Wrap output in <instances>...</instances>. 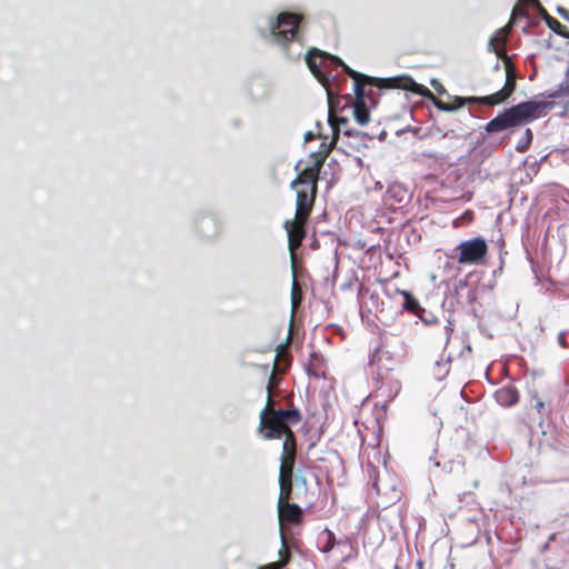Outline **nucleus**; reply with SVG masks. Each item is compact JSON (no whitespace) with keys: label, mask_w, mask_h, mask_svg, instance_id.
<instances>
[{"label":"nucleus","mask_w":569,"mask_h":569,"mask_svg":"<svg viewBox=\"0 0 569 569\" xmlns=\"http://www.w3.org/2000/svg\"><path fill=\"white\" fill-rule=\"evenodd\" d=\"M373 375V390L371 397L383 409L398 396L401 383L395 372V360L390 352L381 346L377 347L369 361Z\"/></svg>","instance_id":"2"},{"label":"nucleus","mask_w":569,"mask_h":569,"mask_svg":"<svg viewBox=\"0 0 569 569\" xmlns=\"http://www.w3.org/2000/svg\"><path fill=\"white\" fill-rule=\"evenodd\" d=\"M277 509L280 523L301 525L303 522V511L297 503L290 501L277 503Z\"/></svg>","instance_id":"13"},{"label":"nucleus","mask_w":569,"mask_h":569,"mask_svg":"<svg viewBox=\"0 0 569 569\" xmlns=\"http://www.w3.org/2000/svg\"><path fill=\"white\" fill-rule=\"evenodd\" d=\"M521 4H530L537 9L538 13L546 20L548 26L556 32L560 33L561 23L556 19L551 18L545 8L541 7L538 0H520Z\"/></svg>","instance_id":"18"},{"label":"nucleus","mask_w":569,"mask_h":569,"mask_svg":"<svg viewBox=\"0 0 569 569\" xmlns=\"http://www.w3.org/2000/svg\"><path fill=\"white\" fill-rule=\"evenodd\" d=\"M339 137V130L337 128H333V138L332 141L328 144L326 141H323L319 148L318 151L312 152L310 154V158L312 159V164L305 168L303 170H311L316 173V176H319L320 170L331 152L333 146L336 144Z\"/></svg>","instance_id":"12"},{"label":"nucleus","mask_w":569,"mask_h":569,"mask_svg":"<svg viewBox=\"0 0 569 569\" xmlns=\"http://www.w3.org/2000/svg\"><path fill=\"white\" fill-rule=\"evenodd\" d=\"M281 540H282V546H281V549L279 550V560L278 561L280 563H282V566L284 567L289 562L291 555H290V550H289L287 540L283 535H281Z\"/></svg>","instance_id":"24"},{"label":"nucleus","mask_w":569,"mask_h":569,"mask_svg":"<svg viewBox=\"0 0 569 569\" xmlns=\"http://www.w3.org/2000/svg\"><path fill=\"white\" fill-rule=\"evenodd\" d=\"M517 126L512 114H510V110H506L503 113L493 118L488 124H487V131L492 132H499L507 128Z\"/></svg>","instance_id":"16"},{"label":"nucleus","mask_w":569,"mask_h":569,"mask_svg":"<svg viewBox=\"0 0 569 569\" xmlns=\"http://www.w3.org/2000/svg\"><path fill=\"white\" fill-rule=\"evenodd\" d=\"M550 109V102L535 100L521 102L509 108L510 114H512L517 126L545 116Z\"/></svg>","instance_id":"7"},{"label":"nucleus","mask_w":569,"mask_h":569,"mask_svg":"<svg viewBox=\"0 0 569 569\" xmlns=\"http://www.w3.org/2000/svg\"><path fill=\"white\" fill-rule=\"evenodd\" d=\"M309 218L295 216L293 220H287L283 228L288 234V247L291 256L292 269H295L297 250L301 247L307 234V223Z\"/></svg>","instance_id":"6"},{"label":"nucleus","mask_w":569,"mask_h":569,"mask_svg":"<svg viewBox=\"0 0 569 569\" xmlns=\"http://www.w3.org/2000/svg\"><path fill=\"white\" fill-rule=\"evenodd\" d=\"M531 139H532V132H531L530 129H527L526 132H525L523 141H520L518 143L517 150L518 151H525L528 148V146L530 144Z\"/></svg>","instance_id":"25"},{"label":"nucleus","mask_w":569,"mask_h":569,"mask_svg":"<svg viewBox=\"0 0 569 569\" xmlns=\"http://www.w3.org/2000/svg\"><path fill=\"white\" fill-rule=\"evenodd\" d=\"M558 339H559L560 345H563V333H560Z\"/></svg>","instance_id":"35"},{"label":"nucleus","mask_w":569,"mask_h":569,"mask_svg":"<svg viewBox=\"0 0 569 569\" xmlns=\"http://www.w3.org/2000/svg\"><path fill=\"white\" fill-rule=\"evenodd\" d=\"M512 14H513V17L517 16V14H522V9H520L519 7H516L513 9V13Z\"/></svg>","instance_id":"33"},{"label":"nucleus","mask_w":569,"mask_h":569,"mask_svg":"<svg viewBox=\"0 0 569 569\" xmlns=\"http://www.w3.org/2000/svg\"><path fill=\"white\" fill-rule=\"evenodd\" d=\"M497 402L503 407H509L518 402L519 396L513 387H503L495 392Z\"/></svg>","instance_id":"17"},{"label":"nucleus","mask_w":569,"mask_h":569,"mask_svg":"<svg viewBox=\"0 0 569 569\" xmlns=\"http://www.w3.org/2000/svg\"><path fill=\"white\" fill-rule=\"evenodd\" d=\"M297 457V439L291 438L282 442V451L280 457V476H293L295 463Z\"/></svg>","instance_id":"11"},{"label":"nucleus","mask_w":569,"mask_h":569,"mask_svg":"<svg viewBox=\"0 0 569 569\" xmlns=\"http://www.w3.org/2000/svg\"><path fill=\"white\" fill-rule=\"evenodd\" d=\"M371 87H372V86H366V93H368V94L366 96V99H369V100H372V99H373V98H372V96H373V90H372V88H371Z\"/></svg>","instance_id":"29"},{"label":"nucleus","mask_w":569,"mask_h":569,"mask_svg":"<svg viewBox=\"0 0 569 569\" xmlns=\"http://www.w3.org/2000/svg\"><path fill=\"white\" fill-rule=\"evenodd\" d=\"M321 362H322L321 358L316 352H312L310 355L309 363L307 365V372L310 376L319 378L320 375L322 373L321 368H320Z\"/></svg>","instance_id":"22"},{"label":"nucleus","mask_w":569,"mask_h":569,"mask_svg":"<svg viewBox=\"0 0 569 569\" xmlns=\"http://www.w3.org/2000/svg\"><path fill=\"white\" fill-rule=\"evenodd\" d=\"M430 84L432 86L435 91L438 92L439 94L446 93V89L437 79H431Z\"/></svg>","instance_id":"26"},{"label":"nucleus","mask_w":569,"mask_h":569,"mask_svg":"<svg viewBox=\"0 0 569 569\" xmlns=\"http://www.w3.org/2000/svg\"><path fill=\"white\" fill-rule=\"evenodd\" d=\"M373 488L376 489V492L379 495L380 488H379L378 481H373Z\"/></svg>","instance_id":"34"},{"label":"nucleus","mask_w":569,"mask_h":569,"mask_svg":"<svg viewBox=\"0 0 569 569\" xmlns=\"http://www.w3.org/2000/svg\"><path fill=\"white\" fill-rule=\"evenodd\" d=\"M558 12L560 13V16H561L563 19H566V20H568V21H569V11H568V10H566V9H563V8H558Z\"/></svg>","instance_id":"28"},{"label":"nucleus","mask_w":569,"mask_h":569,"mask_svg":"<svg viewBox=\"0 0 569 569\" xmlns=\"http://www.w3.org/2000/svg\"><path fill=\"white\" fill-rule=\"evenodd\" d=\"M543 407V402L541 400H537L536 405H535V408L537 410H540L541 408Z\"/></svg>","instance_id":"32"},{"label":"nucleus","mask_w":569,"mask_h":569,"mask_svg":"<svg viewBox=\"0 0 569 569\" xmlns=\"http://www.w3.org/2000/svg\"><path fill=\"white\" fill-rule=\"evenodd\" d=\"M325 533H326V541L321 548V551L327 553L329 551H331L335 547V545L337 543L336 541V536L335 533L329 530V529H326L325 530ZM345 542H349V539H346V540H339L338 541V545H341V543H345Z\"/></svg>","instance_id":"23"},{"label":"nucleus","mask_w":569,"mask_h":569,"mask_svg":"<svg viewBox=\"0 0 569 569\" xmlns=\"http://www.w3.org/2000/svg\"><path fill=\"white\" fill-rule=\"evenodd\" d=\"M306 63L311 73L326 89L329 99H332L335 94H338V92H336L332 87V82L329 76L327 74V70L332 64L340 66L343 72L355 80L356 97L353 103V116L356 121L361 126L367 124L370 119V112L366 104V96L368 94L366 93V86H376L378 88L386 89H403L427 96V90L425 87L416 83L415 80L408 76L382 79L366 76L351 69L340 58L317 48H311L308 50L306 54Z\"/></svg>","instance_id":"1"},{"label":"nucleus","mask_w":569,"mask_h":569,"mask_svg":"<svg viewBox=\"0 0 569 569\" xmlns=\"http://www.w3.org/2000/svg\"><path fill=\"white\" fill-rule=\"evenodd\" d=\"M510 31V27L506 26L503 28H500L495 32V34L489 40V50L495 52L498 58H505L506 51H505V43L507 41L508 33Z\"/></svg>","instance_id":"14"},{"label":"nucleus","mask_w":569,"mask_h":569,"mask_svg":"<svg viewBox=\"0 0 569 569\" xmlns=\"http://www.w3.org/2000/svg\"><path fill=\"white\" fill-rule=\"evenodd\" d=\"M282 358H287V346L281 345L277 348V356L266 387L267 398L270 397L271 399H273V391L279 387L281 376H283L287 369L289 368V361H287L286 367H281L280 360Z\"/></svg>","instance_id":"9"},{"label":"nucleus","mask_w":569,"mask_h":569,"mask_svg":"<svg viewBox=\"0 0 569 569\" xmlns=\"http://www.w3.org/2000/svg\"><path fill=\"white\" fill-rule=\"evenodd\" d=\"M319 176L311 170H301L291 182V188L297 190L296 214L309 218L318 192Z\"/></svg>","instance_id":"5"},{"label":"nucleus","mask_w":569,"mask_h":569,"mask_svg":"<svg viewBox=\"0 0 569 569\" xmlns=\"http://www.w3.org/2000/svg\"><path fill=\"white\" fill-rule=\"evenodd\" d=\"M395 295L402 297L401 306L403 310L411 312L425 321L422 318L425 309L420 307L419 301L409 291L395 289Z\"/></svg>","instance_id":"15"},{"label":"nucleus","mask_w":569,"mask_h":569,"mask_svg":"<svg viewBox=\"0 0 569 569\" xmlns=\"http://www.w3.org/2000/svg\"><path fill=\"white\" fill-rule=\"evenodd\" d=\"M301 419L302 416L299 409H276L274 400L268 397L266 406L259 415L258 431L266 440L281 438H283V441H288L290 438L295 440L296 436L291 426L299 423Z\"/></svg>","instance_id":"3"},{"label":"nucleus","mask_w":569,"mask_h":569,"mask_svg":"<svg viewBox=\"0 0 569 569\" xmlns=\"http://www.w3.org/2000/svg\"><path fill=\"white\" fill-rule=\"evenodd\" d=\"M261 368H262L264 371H267V370L269 369V366H268V365H263V366H261Z\"/></svg>","instance_id":"36"},{"label":"nucleus","mask_w":569,"mask_h":569,"mask_svg":"<svg viewBox=\"0 0 569 569\" xmlns=\"http://www.w3.org/2000/svg\"><path fill=\"white\" fill-rule=\"evenodd\" d=\"M292 477L293 476H280L279 475V497L277 503H283L290 501L292 495Z\"/></svg>","instance_id":"19"},{"label":"nucleus","mask_w":569,"mask_h":569,"mask_svg":"<svg viewBox=\"0 0 569 569\" xmlns=\"http://www.w3.org/2000/svg\"><path fill=\"white\" fill-rule=\"evenodd\" d=\"M287 361H289V362H290V355H289V351H288V350H287V358H282V359L280 360V365H281V367H286Z\"/></svg>","instance_id":"30"},{"label":"nucleus","mask_w":569,"mask_h":569,"mask_svg":"<svg viewBox=\"0 0 569 569\" xmlns=\"http://www.w3.org/2000/svg\"><path fill=\"white\" fill-rule=\"evenodd\" d=\"M418 566H419V569H422L423 562L422 561H418Z\"/></svg>","instance_id":"37"},{"label":"nucleus","mask_w":569,"mask_h":569,"mask_svg":"<svg viewBox=\"0 0 569 569\" xmlns=\"http://www.w3.org/2000/svg\"><path fill=\"white\" fill-rule=\"evenodd\" d=\"M313 138H315V136H313V133H312V132H310V131H309V132H307V133H306V136H305V140H306V141H310V140H312Z\"/></svg>","instance_id":"31"},{"label":"nucleus","mask_w":569,"mask_h":569,"mask_svg":"<svg viewBox=\"0 0 569 569\" xmlns=\"http://www.w3.org/2000/svg\"><path fill=\"white\" fill-rule=\"evenodd\" d=\"M305 18L302 14L295 12H280L276 19L269 23L272 40L283 48L289 49V44L293 41L302 43L303 34L301 28Z\"/></svg>","instance_id":"4"},{"label":"nucleus","mask_w":569,"mask_h":569,"mask_svg":"<svg viewBox=\"0 0 569 569\" xmlns=\"http://www.w3.org/2000/svg\"><path fill=\"white\" fill-rule=\"evenodd\" d=\"M428 97H429V102H432L441 111H453V110H457L458 108H460L463 104V100L458 98V97H456L453 99V103L446 102L442 99L437 98L430 91L428 93Z\"/></svg>","instance_id":"20"},{"label":"nucleus","mask_w":569,"mask_h":569,"mask_svg":"<svg viewBox=\"0 0 569 569\" xmlns=\"http://www.w3.org/2000/svg\"><path fill=\"white\" fill-rule=\"evenodd\" d=\"M339 121L346 123L347 119L346 118H340Z\"/></svg>","instance_id":"38"},{"label":"nucleus","mask_w":569,"mask_h":569,"mask_svg":"<svg viewBox=\"0 0 569 569\" xmlns=\"http://www.w3.org/2000/svg\"><path fill=\"white\" fill-rule=\"evenodd\" d=\"M283 566L279 561L271 562L264 566L263 569H281Z\"/></svg>","instance_id":"27"},{"label":"nucleus","mask_w":569,"mask_h":569,"mask_svg":"<svg viewBox=\"0 0 569 569\" xmlns=\"http://www.w3.org/2000/svg\"><path fill=\"white\" fill-rule=\"evenodd\" d=\"M457 250L459 251V263L478 264L485 258L488 247L483 239L473 238L461 242Z\"/></svg>","instance_id":"8"},{"label":"nucleus","mask_w":569,"mask_h":569,"mask_svg":"<svg viewBox=\"0 0 569 569\" xmlns=\"http://www.w3.org/2000/svg\"><path fill=\"white\" fill-rule=\"evenodd\" d=\"M516 88V76L512 64L506 61V83L503 88L490 96L481 98V101L487 104H498L505 101Z\"/></svg>","instance_id":"10"},{"label":"nucleus","mask_w":569,"mask_h":569,"mask_svg":"<svg viewBox=\"0 0 569 569\" xmlns=\"http://www.w3.org/2000/svg\"><path fill=\"white\" fill-rule=\"evenodd\" d=\"M302 289L296 277V268L293 269V280L291 286V308L292 312H296L302 301Z\"/></svg>","instance_id":"21"}]
</instances>
